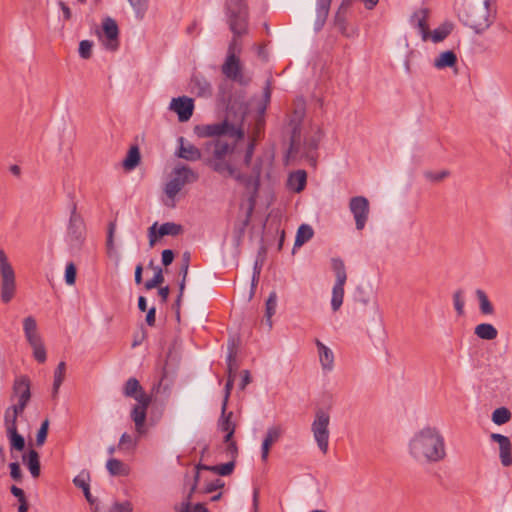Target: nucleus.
<instances>
[{
  "instance_id": "1",
  "label": "nucleus",
  "mask_w": 512,
  "mask_h": 512,
  "mask_svg": "<svg viewBox=\"0 0 512 512\" xmlns=\"http://www.w3.org/2000/svg\"><path fill=\"white\" fill-rule=\"evenodd\" d=\"M406 458L416 464L435 465L448 457L446 438L441 429L430 423L413 428L403 447Z\"/></svg>"
},
{
  "instance_id": "2",
  "label": "nucleus",
  "mask_w": 512,
  "mask_h": 512,
  "mask_svg": "<svg viewBox=\"0 0 512 512\" xmlns=\"http://www.w3.org/2000/svg\"><path fill=\"white\" fill-rule=\"evenodd\" d=\"M30 380L25 376L18 377L13 385L12 405L8 407L3 416L4 427L12 449L22 451L25 447V440L17 431V420L31 398Z\"/></svg>"
},
{
  "instance_id": "3",
  "label": "nucleus",
  "mask_w": 512,
  "mask_h": 512,
  "mask_svg": "<svg viewBox=\"0 0 512 512\" xmlns=\"http://www.w3.org/2000/svg\"><path fill=\"white\" fill-rule=\"evenodd\" d=\"M236 139L228 142L225 138H218L212 144V152L206 159V164L225 179L242 181L244 174L237 164Z\"/></svg>"
},
{
  "instance_id": "4",
  "label": "nucleus",
  "mask_w": 512,
  "mask_h": 512,
  "mask_svg": "<svg viewBox=\"0 0 512 512\" xmlns=\"http://www.w3.org/2000/svg\"><path fill=\"white\" fill-rule=\"evenodd\" d=\"M199 175L191 168L183 165L176 166L170 173L169 178L163 184V203L173 207L176 198L186 184L197 181Z\"/></svg>"
},
{
  "instance_id": "5",
  "label": "nucleus",
  "mask_w": 512,
  "mask_h": 512,
  "mask_svg": "<svg viewBox=\"0 0 512 512\" xmlns=\"http://www.w3.org/2000/svg\"><path fill=\"white\" fill-rule=\"evenodd\" d=\"M491 0H470L464 23L475 33H482L492 23Z\"/></svg>"
},
{
  "instance_id": "6",
  "label": "nucleus",
  "mask_w": 512,
  "mask_h": 512,
  "mask_svg": "<svg viewBox=\"0 0 512 512\" xmlns=\"http://www.w3.org/2000/svg\"><path fill=\"white\" fill-rule=\"evenodd\" d=\"M17 294L15 268L6 252L0 249V301L9 304Z\"/></svg>"
},
{
  "instance_id": "7",
  "label": "nucleus",
  "mask_w": 512,
  "mask_h": 512,
  "mask_svg": "<svg viewBox=\"0 0 512 512\" xmlns=\"http://www.w3.org/2000/svg\"><path fill=\"white\" fill-rule=\"evenodd\" d=\"M24 338L32 350L33 357L39 363H44L47 358L46 347L39 331L38 322L32 315L22 319Z\"/></svg>"
},
{
  "instance_id": "8",
  "label": "nucleus",
  "mask_w": 512,
  "mask_h": 512,
  "mask_svg": "<svg viewBox=\"0 0 512 512\" xmlns=\"http://www.w3.org/2000/svg\"><path fill=\"white\" fill-rule=\"evenodd\" d=\"M330 421L331 417L327 411L318 410L311 423V431L317 446L326 454L330 437Z\"/></svg>"
},
{
  "instance_id": "9",
  "label": "nucleus",
  "mask_w": 512,
  "mask_h": 512,
  "mask_svg": "<svg viewBox=\"0 0 512 512\" xmlns=\"http://www.w3.org/2000/svg\"><path fill=\"white\" fill-rule=\"evenodd\" d=\"M332 267L336 275V283L332 291L331 304L334 311H337L343 303L344 284L346 282V272L343 261L339 259L332 260Z\"/></svg>"
},
{
  "instance_id": "10",
  "label": "nucleus",
  "mask_w": 512,
  "mask_h": 512,
  "mask_svg": "<svg viewBox=\"0 0 512 512\" xmlns=\"http://www.w3.org/2000/svg\"><path fill=\"white\" fill-rule=\"evenodd\" d=\"M85 232L86 229L83 220L77 216L71 217L66 235V243L70 250L78 251L83 246Z\"/></svg>"
},
{
  "instance_id": "11",
  "label": "nucleus",
  "mask_w": 512,
  "mask_h": 512,
  "mask_svg": "<svg viewBox=\"0 0 512 512\" xmlns=\"http://www.w3.org/2000/svg\"><path fill=\"white\" fill-rule=\"evenodd\" d=\"M183 233L182 225L175 222L159 224L155 222L148 229L149 246L154 247L164 236H178Z\"/></svg>"
},
{
  "instance_id": "12",
  "label": "nucleus",
  "mask_w": 512,
  "mask_h": 512,
  "mask_svg": "<svg viewBox=\"0 0 512 512\" xmlns=\"http://www.w3.org/2000/svg\"><path fill=\"white\" fill-rule=\"evenodd\" d=\"M197 134L200 137H214V136H227L229 135L236 140L243 138L244 133L240 129L230 128L226 122L214 123L199 126L196 128Z\"/></svg>"
},
{
  "instance_id": "13",
  "label": "nucleus",
  "mask_w": 512,
  "mask_h": 512,
  "mask_svg": "<svg viewBox=\"0 0 512 512\" xmlns=\"http://www.w3.org/2000/svg\"><path fill=\"white\" fill-rule=\"evenodd\" d=\"M350 211L352 212L356 227L362 230L365 227L369 215V202L363 196L353 197L349 203Z\"/></svg>"
},
{
  "instance_id": "14",
  "label": "nucleus",
  "mask_w": 512,
  "mask_h": 512,
  "mask_svg": "<svg viewBox=\"0 0 512 512\" xmlns=\"http://www.w3.org/2000/svg\"><path fill=\"white\" fill-rule=\"evenodd\" d=\"M118 26L116 22L107 18L102 23V32L99 33V38L102 44L109 50H116L118 47Z\"/></svg>"
},
{
  "instance_id": "15",
  "label": "nucleus",
  "mask_w": 512,
  "mask_h": 512,
  "mask_svg": "<svg viewBox=\"0 0 512 512\" xmlns=\"http://www.w3.org/2000/svg\"><path fill=\"white\" fill-rule=\"evenodd\" d=\"M170 109L178 116L179 121H188L194 110L193 100L189 97L182 96L173 98L170 103Z\"/></svg>"
},
{
  "instance_id": "16",
  "label": "nucleus",
  "mask_w": 512,
  "mask_h": 512,
  "mask_svg": "<svg viewBox=\"0 0 512 512\" xmlns=\"http://www.w3.org/2000/svg\"><path fill=\"white\" fill-rule=\"evenodd\" d=\"M151 401L152 400L137 402V404H135L131 409L130 416L135 424V430L139 435H143L146 432L145 422L147 409L151 404Z\"/></svg>"
},
{
  "instance_id": "17",
  "label": "nucleus",
  "mask_w": 512,
  "mask_h": 512,
  "mask_svg": "<svg viewBox=\"0 0 512 512\" xmlns=\"http://www.w3.org/2000/svg\"><path fill=\"white\" fill-rule=\"evenodd\" d=\"M491 439L499 445V457L504 467L512 465V444L510 439L502 434L493 433Z\"/></svg>"
},
{
  "instance_id": "18",
  "label": "nucleus",
  "mask_w": 512,
  "mask_h": 512,
  "mask_svg": "<svg viewBox=\"0 0 512 512\" xmlns=\"http://www.w3.org/2000/svg\"><path fill=\"white\" fill-rule=\"evenodd\" d=\"M232 412L226 414V411H222V416L219 420V429L221 432L225 433L224 441L228 443V450L234 454L237 451V447L235 442L231 441V438L235 431V423L231 420Z\"/></svg>"
},
{
  "instance_id": "19",
  "label": "nucleus",
  "mask_w": 512,
  "mask_h": 512,
  "mask_svg": "<svg viewBox=\"0 0 512 512\" xmlns=\"http://www.w3.org/2000/svg\"><path fill=\"white\" fill-rule=\"evenodd\" d=\"M234 468L233 462H228L223 465H217V466H205V465H198L197 466V473L195 476V482L194 486L192 487V490H194L197 486L200 485L201 481L204 480V474L203 471H213L220 475H229Z\"/></svg>"
},
{
  "instance_id": "20",
  "label": "nucleus",
  "mask_w": 512,
  "mask_h": 512,
  "mask_svg": "<svg viewBox=\"0 0 512 512\" xmlns=\"http://www.w3.org/2000/svg\"><path fill=\"white\" fill-rule=\"evenodd\" d=\"M123 392L125 396L133 398L136 402L152 400L151 396L144 391L139 381L135 378H130L126 381Z\"/></svg>"
},
{
  "instance_id": "21",
  "label": "nucleus",
  "mask_w": 512,
  "mask_h": 512,
  "mask_svg": "<svg viewBox=\"0 0 512 512\" xmlns=\"http://www.w3.org/2000/svg\"><path fill=\"white\" fill-rule=\"evenodd\" d=\"M430 9L427 7H421L414 11L411 16V21L418 27L420 30L422 40L427 41L429 25L428 20L430 17Z\"/></svg>"
},
{
  "instance_id": "22",
  "label": "nucleus",
  "mask_w": 512,
  "mask_h": 512,
  "mask_svg": "<svg viewBox=\"0 0 512 512\" xmlns=\"http://www.w3.org/2000/svg\"><path fill=\"white\" fill-rule=\"evenodd\" d=\"M235 42H233L229 47V55L222 67L223 73L232 79H237L240 77V63L234 54Z\"/></svg>"
},
{
  "instance_id": "23",
  "label": "nucleus",
  "mask_w": 512,
  "mask_h": 512,
  "mask_svg": "<svg viewBox=\"0 0 512 512\" xmlns=\"http://www.w3.org/2000/svg\"><path fill=\"white\" fill-rule=\"evenodd\" d=\"M282 429L279 426H272L268 428L265 438L262 443L261 458L264 462L267 461L271 446L280 438Z\"/></svg>"
},
{
  "instance_id": "24",
  "label": "nucleus",
  "mask_w": 512,
  "mask_h": 512,
  "mask_svg": "<svg viewBox=\"0 0 512 512\" xmlns=\"http://www.w3.org/2000/svg\"><path fill=\"white\" fill-rule=\"evenodd\" d=\"M457 55L452 50L442 51L433 60L434 68L443 70L446 68H456L457 66Z\"/></svg>"
},
{
  "instance_id": "25",
  "label": "nucleus",
  "mask_w": 512,
  "mask_h": 512,
  "mask_svg": "<svg viewBox=\"0 0 512 512\" xmlns=\"http://www.w3.org/2000/svg\"><path fill=\"white\" fill-rule=\"evenodd\" d=\"M317 352L322 369L331 371L334 367V354L332 350L321 341H316Z\"/></svg>"
},
{
  "instance_id": "26",
  "label": "nucleus",
  "mask_w": 512,
  "mask_h": 512,
  "mask_svg": "<svg viewBox=\"0 0 512 512\" xmlns=\"http://www.w3.org/2000/svg\"><path fill=\"white\" fill-rule=\"evenodd\" d=\"M453 29L454 23L451 21H445L433 31H428L427 41L430 40L433 43L442 42L451 34Z\"/></svg>"
},
{
  "instance_id": "27",
  "label": "nucleus",
  "mask_w": 512,
  "mask_h": 512,
  "mask_svg": "<svg viewBox=\"0 0 512 512\" xmlns=\"http://www.w3.org/2000/svg\"><path fill=\"white\" fill-rule=\"evenodd\" d=\"M106 468L110 475L116 477H127L131 473V467L125 462L112 458L107 461Z\"/></svg>"
},
{
  "instance_id": "28",
  "label": "nucleus",
  "mask_w": 512,
  "mask_h": 512,
  "mask_svg": "<svg viewBox=\"0 0 512 512\" xmlns=\"http://www.w3.org/2000/svg\"><path fill=\"white\" fill-rule=\"evenodd\" d=\"M178 156L188 161H197L201 158V151L193 144L186 143L181 139Z\"/></svg>"
},
{
  "instance_id": "29",
  "label": "nucleus",
  "mask_w": 512,
  "mask_h": 512,
  "mask_svg": "<svg viewBox=\"0 0 512 512\" xmlns=\"http://www.w3.org/2000/svg\"><path fill=\"white\" fill-rule=\"evenodd\" d=\"M23 463L28 467L31 475L34 478L40 475V462L39 455L35 450H29L22 456Z\"/></svg>"
},
{
  "instance_id": "30",
  "label": "nucleus",
  "mask_w": 512,
  "mask_h": 512,
  "mask_svg": "<svg viewBox=\"0 0 512 512\" xmlns=\"http://www.w3.org/2000/svg\"><path fill=\"white\" fill-rule=\"evenodd\" d=\"M474 334L482 340H494L498 336V330L490 323H481L475 326Z\"/></svg>"
},
{
  "instance_id": "31",
  "label": "nucleus",
  "mask_w": 512,
  "mask_h": 512,
  "mask_svg": "<svg viewBox=\"0 0 512 512\" xmlns=\"http://www.w3.org/2000/svg\"><path fill=\"white\" fill-rule=\"evenodd\" d=\"M450 176L448 169H428L423 172L424 179L430 184H440Z\"/></svg>"
},
{
  "instance_id": "32",
  "label": "nucleus",
  "mask_w": 512,
  "mask_h": 512,
  "mask_svg": "<svg viewBox=\"0 0 512 512\" xmlns=\"http://www.w3.org/2000/svg\"><path fill=\"white\" fill-rule=\"evenodd\" d=\"M141 161V154L137 146H132L128 150L126 157L122 162V166L126 171H131L136 168Z\"/></svg>"
},
{
  "instance_id": "33",
  "label": "nucleus",
  "mask_w": 512,
  "mask_h": 512,
  "mask_svg": "<svg viewBox=\"0 0 512 512\" xmlns=\"http://www.w3.org/2000/svg\"><path fill=\"white\" fill-rule=\"evenodd\" d=\"M303 117H304V108L302 106H300L294 111V114L289 121V125L292 128L293 144H295L300 138V132L298 133L297 129H298V125L302 121Z\"/></svg>"
},
{
  "instance_id": "34",
  "label": "nucleus",
  "mask_w": 512,
  "mask_h": 512,
  "mask_svg": "<svg viewBox=\"0 0 512 512\" xmlns=\"http://www.w3.org/2000/svg\"><path fill=\"white\" fill-rule=\"evenodd\" d=\"M475 294L478 299L480 312L483 315H493L495 309L493 304L490 302L487 294L483 290H477Z\"/></svg>"
},
{
  "instance_id": "35",
  "label": "nucleus",
  "mask_w": 512,
  "mask_h": 512,
  "mask_svg": "<svg viewBox=\"0 0 512 512\" xmlns=\"http://www.w3.org/2000/svg\"><path fill=\"white\" fill-rule=\"evenodd\" d=\"M306 184V173L304 171H297L290 175L288 185L291 190L300 192Z\"/></svg>"
},
{
  "instance_id": "36",
  "label": "nucleus",
  "mask_w": 512,
  "mask_h": 512,
  "mask_svg": "<svg viewBox=\"0 0 512 512\" xmlns=\"http://www.w3.org/2000/svg\"><path fill=\"white\" fill-rule=\"evenodd\" d=\"M313 236V229L306 224L301 225L298 228L296 238H295V247L302 246L305 242L310 240Z\"/></svg>"
},
{
  "instance_id": "37",
  "label": "nucleus",
  "mask_w": 512,
  "mask_h": 512,
  "mask_svg": "<svg viewBox=\"0 0 512 512\" xmlns=\"http://www.w3.org/2000/svg\"><path fill=\"white\" fill-rule=\"evenodd\" d=\"M66 375V364L60 362L54 372L53 393L56 395Z\"/></svg>"
},
{
  "instance_id": "38",
  "label": "nucleus",
  "mask_w": 512,
  "mask_h": 512,
  "mask_svg": "<svg viewBox=\"0 0 512 512\" xmlns=\"http://www.w3.org/2000/svg\"><path fill=\"white\" fill-rule=\"evenodd\" d=\"M116 225L111 223L108 229V236L106 241V249L107 255L110 258H117V251L115 247L114 235H115Z\"/></svg>"
},
{
  "instance_id": "39",
  "label": "nucleus",
  "mask_w": 512,
  "mask_h": 512,
  "mask_svg": "<svg viewBox=\"0 0 512 512\" xmlns=\"http://www.w3.org/2000/svg\"><path fill=\"white\" fill-rule=\"evenodd\" d=\"M511 419V412L506 407H499L492 413V421L496 425H503Z\"/></svg>"
},
{
  "instance_id": "40",
  "label": "nucleus",
  "mask_w": 512,
  "mask_h": 512,
  "mask_svg": "<svg viewBox=\"0 0 512 512\" xmlns=\"http://www.w3.org/2000/svg\"><path fill=\"white\" fill-rule=\"evenodd\" d=\"M130 4L135 16L143 18L148 8V0H127Z\"/></svg>"
},
{
  "instance_id": "41",
  "label": "nucleus",
  "mask_w": 512,
  "mask_h": 512,
  "mask_svg": "<svg viewBox=\"0 0 512 512\" xmlns=\"http://www.w3.org/2000/svg\"><path fill=\"white\" fill-rule=\"evenodd\" d=\"M234 377H235V372L233 371L232 367L229 366L228 381L226 383L225 397H224V401H223V405H222L223 412L226 411V408H227V402H228V398L230 396V392L233 387Z\"/></svg>"
},
{
  "instance_id": "42",
  "label": "nucleus",
  "mask_w": 512,
  "mask_h": 512,
  "mask_svg": "<svg viewBox=\"0 0 512 512\" xmlns=\"http://www.w3.org/2000/svg\"><path fill=\"white\" fill-rule=\"evenodd\" d=\"M164 282V276L162 273V270L158 267L155 268V274L154 277L148 281L145 282V288L150 290L152 288H155L159 285H161Z\"/></svg>"
},
{
  "instance_id": "43",
  "label": "nucleus",
  "mask_w": 512,
  "mask_h": 512,
  "mask_svg": "<svg viewBox=\"0 0 512 512\" xmlns=\"http://www.w3.org/2000/svg\"><path fill=\"white\" fill-rule=\"evenodd\" d=\"M49 424H50L49 420L45 419L42 422L41 427L39 428V430L36 434V445L39 447L42 446L46 441Z\"/></svg>"
},
{
  "instance_id": "44",
  "label": "nucleus",
  "mask_w": 512,
  "mask_h": 512,
  "mask_svg": "<svg viewBox=\"0 0 512 512\" xmlns=\"http://www.w3.org/2000/svg\"><path fill=\"white\" fill-rule=\"evenodd\" d=\"M93 43L89 40H82L79 43V55L83 59H89L92 55Z\"/></svg>"
},
{
  "instance_id": "45",
  "label": "nucleus",
  "mask_w": 512,
  "mask_h": 512,
  "mask_svg": "<svg viewBox=\"0 0 512 512\" xmlns=\"http://www.w3.org/2000/svg\"><path fill=\"white\" fill-rule=\"evenodd\" d=\"M77 275L76 266L73 263H68L65 269V281L68 285L72 286L75 284Z\"/></svg>"
},
{
  "instance_id": "46",
  "label": "nucleus",
  "mask_w": 512,
  "mask_h": 512,
  "mask_svg": "<svg viewBox=\"0 0 512 512\" xmlns=\"http://www.w3.org/2000/svg\"><path fill=\"white\" fill-rule=\"evenodd\" d=\"M119 446L124 447V448L134 449L137 446V439L133 438L128 433H124L120 437Z\"/></svg>"
},
{
  "instance_id": "47",
  "label": "nucleus",
  "mask_w": 512,
  "mask_h": 512,
  "mask_svg": "<svg viewBox=\"0 0 512 512\" xmlns=\"http://www.w3.org/2000/svg\"><path fill=\"white\" fill-rule=\"evenodd\" d=\"M276 306H277V295L275 292H272L269 295V298L267 299V302H266V315L268 318H271L272 315L275 313Z\"/></svg>"
},
{
  "instance_id": "48",
  "label": "nucleus",
  "mask_w": 512,
  "mask_h": 512,
  "mask_svg": "<svg viewBox=\"0 0 512 512\" xmlns=\"http://www.w3.org/2000/svg\"><path fill=\"white\" fill-rule=\"evenodd\" d=\"M132 511H133V505L129 501L116 502L110 508V512H132Z\"/></svg>"
},
{
  "instance_id": "49",
  "label": "nucleus",
  "mask_w": 512,
  "mask_h": 512,
  "mask_svg": "<svg viewBox=\"0 0 512 512\" xmlns=\"http://www.w3.org/2000/svg\"><path fill=\"white\" fill-rule=\"evenodd\" d=\"M89 482H90V476L88 473H84V472L80 473L73 479L74 485L81 488L82 490L86 489V486L89 485Z\"/></svg>"
},
{
  "instance_id": "50",
  "label": "nucleus",
  "mask_w": 512,
  "mask_h": 512,
  "mask_svg": "<svg viewBox=\"0 0 512 512\" xmlns=\"http://www.w3.org/2000/svg\"><path fill=\"white\" fill-rule=\"evenodd\" d=\"M319 26H322L327 18L331 0H320Z\"/></svg>"
},
{
  "instance_id": "51",
  "label": "nucleus",
  "mask_w": 512,
  "mask_h": 512,
  "mask_svg": "<svg viewBox=\"0 0 512 512\" xmlns=\"http://www.w3.org/2000/svg\"><path fill=\"white\" fill-rule=\"evenodd\" d=\"M453 303H454V307H455L458 315H463V313H464V300H463L461 292H456L453 295Z\"/></svg>"
},
{
  "instance_id": "52",
  "label": "nucleus",
  "mask_w": 512,
  "mask_h": 512,
  "mask_svg": "<svg viewBox=\"0 0 512 512\" xmlns=\"http://www.w3.org/2000/svg\"><path fill=\"white\" fill-rule=\"evenodd\" d=\"M231 29L236 34H241L246 31V25L244 20L234 21L231 23Z\"/></svg>"
},
{
  "instance_id": "53",
  "label": "nucleus",
  "mask_w": 512,
  "mask_h": 512,
  "mask_svg": "<svg viewBox=\"0 0 512 512\" xmlns=\"http://www.w3.org/2000/svg\"><path fill=\"white\" fill-rule=\"evenodd\" d=\"M173 259H174V253H173L172 250H170V249L163 250V252H162V263L165 266L170 265L173 262Z\"/></svg>"
},
{
  "instance_id": "54",
  "label": "nucleus",
  "mask_w": 512,
  "mask_h": 512,
  "mask_svg": "<svg viewBox=\"0 0 512 512\" xmlns=\"http://www.w3.org/2000/svg\"><path fill=\"white\" fill-rule=\"evenodd\" d=\"M10 474L11 477L15 480L21 479V469L19 463L13 462L10 464Z\"/></svg>"
},
{
  "instance_id": "55",
  "label": "nucleus",
  "mask_w": 512,
  "mask_h": 512,
  "mask_svg": "<svg viewBox=\"0 0 512 512\" xmlns=\"http://www.w3.org/2000/svg\"><path fill=\"white\" fill-rule=\"evenodd\" d=\"M58 5H59L60 9H61V10H62V12H63V18H64V20H65V21H69V20H71V18H72V11H71V9L67 6V4H66L65 2H63V1H60V2L58 3Z\"/></svg>"
},
{
  "instance_id": "56",
  "label": "nucleus",
  "mask_w": 512,
  "mask_h": 512,
  "mask_svg": "<svg viewBox=\"0 0 512 512\" xmlns=\"http://www.w3.org/2000/svg\"><path fill=\"white\" fill-rule=\"evenodd\" d=\"M222 485H223V484L221 483V481H220L219 479H216L215 481H212V482H210V483H207V484L204 486L203 491H204L205 493H210V492H212V491L216 490L217 488L222 487Z\"/></svg>"
},
{
  "instance_id": "57",
  "label": "nucleus",
  "mask_w": 512,
  "mask_h": 512,
  "mask_svg": "<svg viewBox=\"0 0 512 512\" xmlns=\"http://www.w3.org/2000/svg\"><path fill=\"white\" fill-rule=\"evenodd\" d=\"M179 512H208L202 505H195L190 508L189 505H183Z\"/></svg>"
},
{
  "instance_id": "58",
  "label": "nucleus",
  "mask_w": 512,
  "mask_h": 512,
  "mask_svg": "<svg viewBox=\"0 0 512 512\" xmlns=\"http://www.w3.org/2000/svg\"><path fill=\"white\" fill-rule=\"evenodd\" d=\"M251 378L250 374L247 370L242 371L241 373V382H240V389H245V387L250 383Z\"/></svg>"
},
{
  "instance_id": "59",
  "label": "nucleus",
  "mask_w": 512,
  "mask_h": 512,
  "mask_svg": "<svg viewBox=\"0 0 512 512\" xmlns=\"http://www.w3.org/2000/svg\"><path fill=\"white\" fill-rule=\"evenodd\" d=\"M11 492L14 496H16L19 501H23L25 499V495H24V492L21 488H18L16 486H12L11 488Z\"/></svg>"
},
{
  "instance_id": "60",
  "label": "nucleus",
  "mask_w": 512,
  "mask_h": 512,
  "mask_svg": "<svg viewBox=\"0 0 512 512\" xmlns=\"http://www.w3.org/2000/svg\"><path fill=\"white\" fill-rule=\"evenodd\" d=\"M146 322L152 326L155 323V308H151L146 315Z\"/></svg>"
},
{
  "instance_id": "61",
  "label": "nucleus",
  "mask_w": 512,
  "mask_h": 512,
  "mask_svg": "<svg viewBox=\"0 0 512 512\" xmlns=\"http://www.w3.org/2000/svg\"><path fill=\"white\" fill-rule=\"evenodd\" d=\"M142 265H137L135 268V282L140 284L142 282Z\"/></svg>"
},
{
  "instance_id": "62",
  "label": "nucleus",
  "mask_w": 512,
  "mask_h": 512,
  "mask_svg": "<svg viewBox=\"0 0 512 512\" xmlns=\"http://www.w3.org/2000/svg\"><path fill=\"white\" fill-rule=\"evenodd\" d=\"M159 296L161 299L165 302L169 295V288L168 287H162L158 291Z\"/></svg>"
},
{
  "instance_id": "63",
  "label": "nucleus",
  "mask_w": 512,
  "mask_h": 512,
  "mask_svg": "<svg viewBox=\"0 0 512 512\" xmlns=\"http://www.w3.org/2000/svg\"><path fill=\"white\" fill-rule=\"evenodd\" d=\"M138 307H139V309H140L141 311H143V312H144V311L146 310V308H147L146 299H145L143 296L139 297V300H138Z\"/></svg>"
},
{
  "instance_id": "64",
  "label": "nucleus",
  "mask_w": 512,
  "mask_h": 512,
  "mask_svg": "<svg viewBox=\"0 0 512 512\" xmlns=\"http://www.w3.org/2000/svg\"><path fill=\"white\" fill-rule=\"evenodd\" d=\"M379 0H364L365 7L367 9H372L376 6Z\"/></svg>"
}]
</instances>
